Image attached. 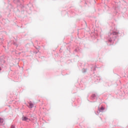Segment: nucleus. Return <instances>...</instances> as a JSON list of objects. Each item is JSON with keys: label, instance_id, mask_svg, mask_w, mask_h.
Wrapping results in <instances>:
<instances>
[{"label": "nucleus", "instance_id": "nucleus-8", "mask_svg": "<svg viewBox=\"0 0 128 128\" xmlns=\"http://www.w3.org/2000/svg\"><path fill=\"white\" fill-rule=\"evenodd\" d=\"M86 72V69H82L83 72Z\"/></svg>", "mask_w": 128, "mask_h": 128}, {"label": "nucleus", "instance_id": "nucleus-7", "mask_svg": "<svg viewBox=\"0 0 128 128\" xmlns=\"http://www.w3.org/2000/svg\"><path fill=\"white\" fill-rule=\"evenodd\" d=\"M10 128H16V126H14V125H12Z\"/></svg>", "mask_w": 128, "mask_h": 128}, {"label": "nucleus", "instance_id": "nucleus-3", "mask_svg": "<svg viewBox=\"0 0 128 128\" xmlns=\"http://www.w3.org/2000/svg\"><path fill=\"white\" fill-rule=\"evenodd\" d=\"M28 104H29V106H28L29 108H34V104L32 102H29Z\"/></svg>", "mask_w": 128, "mask_h": 128}, {"label": "nucleus", "instance_id": "nucleus-4", "mask_svg": "<svg viewBox=\"0 0 128 128\" xmlns=\"http://www.w3.org/2000/svg\"><path fill=\"white\" fill-rule=\"evenodd\" d=\"M104 108L103 106L101 107L100 109L98 112H98V114H100V112H104Z\"/></svg>", "mask_w": 128, "mask_h": 128}, {"label": "nucleus", "instance_id": "nucleus-10", "mask_svg": "<svg viewBox=\"0 0 128 128\" xmlns=\"http://www.w3.org/2000/svg\"><path fill=\"white\" fill-rule=\"evenodd\" d=\"M18 2H20V0H18Z\"/></svg>", "mask_w": 128, "mask_h": 128}, {"label": "nucleus", "instance_id": "nucleus-1", "mask_svg": "<svg viewBox=\"0 0 128 128\" xmlns=\"http://www.w3.org/2000/svg\"><path fill=\"white\" fill-rule=\"evenodd\" d=\"M120 33L118 31L110 30L108 34V36H107V40H108L109 42H112L114 40H116V36H118Z\"/></svg>", "mask_w": 128, "mask_h": 128}, {"label": "nucleus", "instance_id": "nucleus-5", "mask_svg": "<svg viewBox=\"0 0 128 128\" xmlns=\"http://www.w3.org/2000/svg\"><path fill=\"white\" fill-rule=\"evenodd\" d=\"M4 122V119L0 118V126Z\"/></svg>", "mask_w": 128, "mask_h": 128}, {"label": "nucleus", "instance_id": "nucleus-2", "mask_svg": "<svg viewBox=\"0 0 128 128\" xmlns=\"http://www.w3.org/2000/svg\"><path fill=\"white\" fill-rule=\"evenodd\" d=\"M22 120H24V122H28L30 120V119H28V117L23 116L22 117Z\"/></svg>", "mask_w": 128, "mask_h": 128}, {"label": "nucleus", "instance_id": "nucleus-9", "mask_svg": "<svg viewBox=\"0 0 128 128\" xmlns=\"http://www.w3.org/2000/svg\"><path fill=\"white\" fill-rule=\"evenodd\" d=\"M0 70H2V68H0Z\"/></svg>", "mask_w": 128, "mask_h": 128}, {"label": "nucleus", "instance_id": "nucleus-6", "mask_svg": "<svg viewBox=\"0 0 128 128\" xmlns=\"http://www.w3.org/2000/svg\"><path fill=\"white\" fill-rule=\"evenodd\" d=\"M95 96H96V94H92V100H94V98Z\"/></svg>", "mask_w": 128, "mask_h": 128}]
</instances>
